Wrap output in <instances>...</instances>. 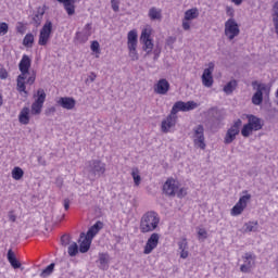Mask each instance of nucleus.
Masks as SVG:
<instances>
[{"mask_svg": "<svg viewBox=\"0 0 278 278\" xmlns=\"http://www.w3.org/2000/svg\"><path fill=\"white\" fill-rule=\"evenodd\" d=\"M131 177L135 181V186H140V181H142V178L140 177V172L138 168L132 169Z\"/></svg>", "mask_w": 278, "mask_h": 278, "instance_id": "nucleus-39", "label": "nucleus"}, {"mask_svg": "<svg viewBox=\"0 0 278 278\" xmlns=\"http://www.w3.org/2000/svg\"><path fill=\"white\" fill-rule=\"evenodd\" d=\"M106 165L101 160H91L87 163V172L89 177L94 179L96 177H103L105 175Z\"/></svg>", "mask_w": 278, "mask_h": 278, "instance_id": "nucleus-4", "label": "nucleus"}, {"mask_svg": "<svg viewBox=\"0 0 278 278\" xmlns=\"http://www.w3.org/2000/svg\"><path fill=\"white\" fill-rule=\"evenodd\" d=\"M8 29H9L8 23L5 22L0 23V36H5V34H8Z\"/></svg>", "mask_w": 278, "mask_h": 278, "instance_id": "nucleus-43", "label": "nucleus"}, {"mask_svg": "<svg viewBox=\"0 0 278 278\" xmlns=\"http://www.w3.org/2000/svg\"><path fill=\"white\" fill-rule=\"evenodd\" d=\"M242 260L244 264L240 266L241 273H251V268L255 266V260H257V256L251 252H247L243 256Z\"/></svg>", "mask_w": 278, "mask_h": 278, "instance_id": "nucleus-17", "label": "nucleus"}, {"mask_svg": "<svg viewBox=\"0 0 278 278\" xmlns=\"http://www.w3.org/2000/svg\"><path fill=\"white\" fill-rule=\"evenodd\" d=\"M212 73H214V63H210L208 68H205L202 74V84L205 88H212L214 86V76H212Z\"/></svg>", "mask_w": 278, "mask_h": 278, "instance_id": "nucleus-18", "label": "nucleus"}, {"mask_svg": "<svg viewBox=\"0 0 278 278\" xmlns=\"http://www.w3.org/2000/svg\"><path fill=\"white\" fill-rule=\"evenodd\" d=\"M110 262V256L105 253H100L99 254V264L101 270H108V264Z\"/></svg>", "mask_w": 278, "mask_h": 278, "instance_id": "nucleus-30", "label": "nucleus"}, {"mask_svg": "<svg viewBox=\"0 0 278 278\" xmlns=\"http://www.w3.org/2000/svg\"><path fill=\"white\" fill-rule=\"evenodd\" d=\"M89 79L90 81H94V79H97V74H94V72H91V74L89 75Z\"/></svg>", "mask_w": 278, "mask_h": 278, "instance_id": "nucleus-58", "label": "nucleus"}, {"mask_svg": "<svg viewBox=\"0 0 278 278\" xmlns=\"http://www.w3.org/2000/svg\"><path fill=\"white\" fill-rule=\"evenodd\" d=\"M52 31H53V23L51 21H46L45 25L42 26L39 33L38 45L40 47H47L51 38Z\"/></svg>", "mask_w": 278, "mask_h": 278, "instance_id": "nucleus-10", "label": "nucleus"}, {"mask_svg": "<svg viewBox=\"0 0 278 278\" xmlns=\"http://www.w3.org/2000/svg\"><path fill=\"white\" fill-rule=\"evenodd\" d=\"M157 244H160V233L157 232H153L143 249V253L144 255H151V253H153V251H155V249H157Z\"/></svg>", "mask_w": 278, "mask_h": 278, "instance_id": "nucleus-16", "label": "nucleus"}, {"mask_svg": "<svg viewBox=\"0 0 278 278\" xmlns=\"http://www.w3.org/2000/svg\"><path fill=\"white\" fill-rule=\"evenodd\" d=\"M55 269V263H51L48 265L41 273L40 277L46 278L50 277V275H53V270Z\"/></svg>", "mask_w": 278, "mask_h": 278, "instance_id": "nucleus-34", "label": "nucleus"}, {"mask_svg": "<svg viewBox=\"0 0 278 278\" xmlns=\"http://www.w3.org/2000/svg\"><path fill=\"white\" fill-rule=\"evenodd\" d=\"M8 77V70L0 68V79H5Z\"/></svg>", "mask_w": 278, "mask_h": 278, "instance_id": "nucleus-55", "label": "nucleus"}, {"mask_svg": "<svg viewBox=\"0 0 278 278\" xmlns=\"http://www.w3.org/2000/svg\"><path fill=\"white\" fill-rule=\"evenodd\" d=\"M7 258L9 264H11L12 268H21V262L16 260V255L14 254V251H12V249L8 251Z\"/></svg>", "mask_w": 278, "mask_h": 278, "instance_id": "nucleus-28", "label": "nucleus"}, {"mask_svg": "<svg viewBox=\"0 0 278 278\" xmlns=\"http://www.w3.org/2000/svg\"><path fill=\"white\" fill-rule=\"evenodd\" d=\"M103 227V224L101 220H98L93 226H91L87 233L85 235L87 238L92 240L97 233H99V230Z\"/></svg>", "mask_w": 278, "mask_h": 278, "instance_id": "nucleus-24", "label": "nucleus"}, {"mask_svg": "<svg viewBox=\"0 0 278 278\" xmlns=\"http://www.w3.org/2000/svg\"><path fill=\"white\" fill-rule=\"evenodd\" d=\"M176 41H177V38H175V37H168V38L166 39V45H167V47H169L170 49H173V45H175Z\"/></svg>", "mask_w": 278, "mask_h": 278, "instance_id": "nucleus-50", "label": "nucleus"}, {"mask_svg": "<svg viewBox=\"0 0 278 278\" xmlns=\"http://www.w3.org/2000/svg\"><path fill=\"white\" fill-rule=\"evenodd\" d=\"M224 33L228 40H233V38H238V36H240V25H238L236 18H228L225 22Z\"/></svg>", "mask_w": 278, "mask_h": 278, "instance_id": "nucleus-8", "label": "nucleus"}, {"mask_svg": "<svg viewBox=\"0 0 278 278\" xmlns=\"http://www.w3.org/2000/svg\"><path fill=\"white\" fill-rule=\"evenodd\" d=\"M150 21H162V9L152 7L148 12Z\"/></svg>", "mask_w": 278, "mask_h": 278, "instance_id": "nucleus-26", "label": "nucleus"}, {"mask_svg": "<svg viewBox=\"0 0 278 278\" xmlns=\"http://www.w3.org/2000/svg\"><path fill=\"white\" fill-rule=\"evenodd\" d=\"M8 216H9V220H10L11 223H16V215L14 214V211H10V212L8 213Z\"/></svg>", "mask_w": 278, "mask_h": 278, "instance_id": "nucleus-53", "label": "nucleus"}, {"mask_svg": "<svg viewBox=\"0 0 278 278\" xmlns=\"http://www.w3.org/2000/svg\"><path fill=\"white\" fill-rule=\"evenodd\" d=\"M24 47H27V49H31L34 47V34L28 33L23 39Z\"/></svg>", "mask_w": 278, "mask_h": 278, "instance_id": "nucleus-32", "label": "nucleus"}, {"mask_svg": "<svg viewBox=\"0 0 278 278\" xmlns=\"http://www.w3.org/2000/svg\"><path fill=\"white\" fill-rule=\"evenodd\" d=\"M257 222H248L244 224L245 231H257Z\"/></svg>", "mask_w": 278, "mask_h": 278, "instance_id": "nucleus-40", "label": "nucleus"}, {"mask_svg": "<svg viewBox=\"0 0 278 278\" xmlns=\"http://www.w3.org/2000/svg\"><path fill=\"white\" fill-rule=\"evenodd\" d=\"M226 14L230 18H233V16H236V11L231 7H226Z\"/></svg>", "mask_w": 278, "mask_h": 278, "instance_id": "nucleus-48", "label": "nucleus"}, {"mask_svg": "<svg viewBox=\"0 0 278 278\" xmlns=\"http://www.w3.org/2000/svg\"><path fill=\"white\" fill-rule=\"evenodd\" d=\"M35 97L37 98L35 99V101L30 106V112L33 116H38V114H41L42 112V108L45 106V101H47V92H45V89L39 88Z\"/></svg>", "mask_w": 278, "mask_h": 278, "instance_id": "nucleus-5", "label": "nucleus"}, {"mask_svg": "<svg viewBox=\"0 0 278 278\" xmlns=\"http://www.w3.org/2000/svg\"><path fill=\"white\" fill-rule=\"evenodd\" d=\"M58 104L63 108V110H75V105H77V101L71 97H62L59 99Z\"/></svg>", "mask_w": 278, "mask_h": 278, "instance_id": "nucleus-21", "label": "nucleus"}, {"mask_svg": "<svg viewBox=\"0 0 278 278\" xmlns=\"http://www.w3.org/2000/svg\"><path fill=\"white\" fill-rule=\"evenodd\" d=\"M252 88L255 90L252 96L253 105H262L264 103V93L270 92L268 86L264 83H257V80L252 81Z\"/></svg>", "mask_w": 278, "mask_h": 278, "instance_id": "nucleus-3", "label": "nucleus"}, {"mask_svg": "<svg viewBox=\"0 0 278 278\" xmlns=\"http://www.w3.org/2000/svg\"><path fill=\"white\" fill-rule=\"evenodd\" d=\"M92 36V24H86L81 31H77L75 35V42L78 45H86L88 39Z\"/></svg>", "mask_w": 278, "mask_h": 278, "instance_id": "nucleus-15", "label": "nucleus"}, {"mask_svg": "<svg viewBox=\"0 0 278 278\" xmlns=\"http://www.w3.org/2000/svg\"><path fill=\"white\" fill-rule=\"evenodd\" d=\"M253 131L254 129L250 126V124H245L241 129V135L243 136V138H249V136H251Z\"/></svg>", "mask_w": 278, "mask_h": 278, "instance_id": "nucleus-38", "label": "nucleus"}, {"mask_svg": "<svg viewBox=\"0 0 278 278\" xmlns=\"http://www.w3.org/2000/svg\"><path fill=\"white\" fill-rule=\"evenodd\" d=\"M18 68L21 74L16 78V90L20 92V94H23L27 97L29 92H27V86L25 84H28V86H34L36 84V72H29L31 68V59L29 55L24 54L22 56V60L18 63Z\"/></svg>", "mask_w": 278, "mask_h": 278, "instance_id": "nucleus-1", "label": "nucleus"}, {"mask_svg": "<svg viewBox=\"0 0 278 278\" xmlns=\"http://www.w3.org/2000/svg\"><path fill=\"white\" fill-rule=\"evenodd\" d=\"M127 47L129 51V58L132 61L138 60V31L130 30L127 36Z\"/></svg>", "mask_w": 278, "mask_h": 278, "instance_id": "nucleus-7", "label": "nucleus"}, {"mask_svg": "<svg viewBox=\"0 0 278 278\" xmlns=\"http://www.w3.org/2000/svg\"><path fill=\"white\" fill-rule=\"evenodd\" d=\"M194 18H199V9H189L185 12V21H194Z\"/></svg>", "mask_w": 278, "mask_h": 278, "instance_id": "nucleus-29", "label": "nucleus"}, {"mask_svg": "<svg viewBox=\"0 0 278 278\" xmlns=\"http://www.w3.org/2000/svg\"><path fill=\"white\" fill-rule=\"evenodd\" d=\"M45 16V8H37L36 14L33 16V23L35 27H40L42 18Z\"/></svg>", "mask_w": 278, "mask_h": 278, "instance_id": "nucleus-27", "label": "nucleus"}, {"mask_svg": "<svg viewBox=\"0 0 278 278\" xmlns=\"http://www.w3.org/2000/svg\"><path fill=\"white\" fill-rule=\"evenodd\" d=\"M242 192L245 195L240 197L239 201L231 208V216H240V214L247 210V205H249V202L251 201V194H249V191L244 190Z\"/></svg>", "mask_w": 278, "mask_h": 278, "instance_id": "nucleus-9", "label": "nucleus"}, {"mask_svg": "<svg viewBox=\"0 0 278 278\" xmlns=\"http://www.w3.org/2000/svg\"><path fill=\"white\" fill-rule=\"evenodd\" d=\"M179 191V181L175 178H168L163 185V192L166 197H177Z\"/></svg>", "mask_w": 278, "mask_h": 278, "instance_id": "nucleus-14", "label": "nucleus"}, {"mask_svg": "<svg viewBox=\"0 0 278 278\" xmlns=\"http://www.w3.org/2000/svg\"><path fill=\"white\" fill-rule=\"evenodd\" d=\"M236 88H238V80H230L227 85H225L224 92H226V94H231Z\"/></svg>", "mask_w": 278, "mask_h": 278, "instance_id": "nucleus-31", "label": "nucleus"}, {"mask_svg": "<svg viewBox=\"0 0 278 278\" xmlns=\"http://www.w3.org/2000/svg\"><path fill=\"white\" fill-rule=\"evenodd\" d=\"M70 207H71V200L65 199V200H64V208H65L66 211H68Z\"/></svg>", "mask_w": 278, "mask_h": 278, "instance_id": "nucleus-57", "label": "nucleus"}, {"mask_svg": "<svg viewBox=\"0 0 278 278\" xmlns=\"http://www.w3.org/2000/svg\"><path fill=\"white\" fill-rule=\"evenodd\" d=\"M38 163L41 164L42 166L47 164L41 156L38 157Z\"/></svg>", "mask_w": 278, "mask_h": 278, "instance_id": "nucleus-60", "label": "nucleus"}, {"mask_svg": "<svg viewBox=\"0 0 278 278\" xmlns=\"http://www.w3.org/2000/svg\"><path fill=\"white\" fill-rule=\"evenodd\" d=\"M140 42L143 45L142 49L146 51L147 55L153 53V39H151V28H144L141 31Z\"/></svg>", "mask_w": 278, "mask_h": 278, "instance_id": "nucleus-13", "label": "nucleus"}, {"mask_svg": "<svg viewBox=\"0 0 278 278\" xmlns=\"http://www.w3.org/2000/svg\"><path fill=\"white\" fill-rule=\"evenodd\" d=\"M276 99H278V89H277V91H276Z\"/></svg>", "mask_w": 278, "mask_h": 278, "instance_id": "nucleus-62", "label": "nucleus"}, {"mask_svg": "<svg viewBox=\"0 0 278 278\" xmlns=\"http://www.w3.org/2000/svg\"><path fill=\"white\" fill-rule=\"evenodd\" d=\"M189 20H186V17L182 21V29H185V31H188V29H190V22H188Z\"/></svg>", "mask_w": 278, "mask_h": 278, "instance_id": "nucleus-54", "label": "nucleus"}, {"mask_svg": "<svg viewBox=\"0 0 278 278\" xmlns=\"http://www.w3.org/2000/svg\"><path fill=\"white\" fill-rule=\"evenodd\" d=\"M67 253H68L70 257H75V255H77L79 253V245H77L76 242H73L72 244H70V247L67 249Z\"/></svg>", "mask_w": 278, "mask_h": 278, "instance_id": "nucleus-36", "label": "nucleus"}, {"mask_svg": "<svg viewBox=\"0 0 278 278\" xmlns=\"http://www.w3.org/2000/svg\"><path fill=\"white\" fill-rule=\"evenodd\" d=\"M161 53H162V48L160 46H156L153 50L154 60H159Z\"/></svg>", "mask_w": 278, "mask_h": 278, "instance_id": "nucleus-47", "label": "nucleus"}, {"mask_svg": "<svg viewBox=\"0 0 278 278\" xmlns=\"http://www.w3.org/2000/svg\"><path fill=\"white\" fill-rule=\"evenodd\" d=\"M193 143L202 151H205L207 144H205V128L203 125H198L193 128Z\"/></svg>", "mask_w": 278, "mask_h": 278, "instance_id": "nucleus-11", "label": "nucleus"}, {"mask_svg": "<svg viewBox=\"0 0 278 278\" xmlns=\"http://www.w3.org/2000/svg\"><path fill=\"white\" fill-rule=\"evenodd\" d=\"M180 257L182 260H186L188 257V251L187 250H180Z\"/></svg>", "mask_w": 278, "mask_h": 278, "instance_id": "nucleus-56", "label": "nucleus"}, {"mask_svg": "<svg viewBox=\"0 0 278 278\" xmlns=\"http://www.w3.org/2000/svg\"><path fill=\"white\" fill-rule=\"evenodd\" d=\"M99 49H100L99 41H92L91 42V51H93V53H99Z\"/></svg>", "mask_w": 278, "mask_h": 278, "instance_id": "nucleus-49", "label": "nucleus"}, {"mask_svg": "<svg viewBox=\"0 0 278 278\" xmlns=\"http://www.w3.org/2000/svg\"><path fill=\"white\" fill-rule=\"evenodd\" d=\"M273 23L275 27V33L278 34V1L274 4Z\"/></svg>", "mask_w": 278, "mask_h": 278, "instance_id": "nucleus-35", "label": "nucleus"}, {"mask_svg": "<svg viewBox=\"0 0 278 278\" xmlns=\"http://www.w3.org/2000/svg\"><path fill=\"white\" fill-rule=\"evenodd\" d=\"M178 249L179 251H186L188 249V240L186 238L178 242Z\"/></svg>", "mask_w": 278, "mask_h": 278, "instance_id": "nucleus-41", "label": "nucleus"}, {"mask_svg": "<svg viewBox=\"0 0 278 278\" xmlns=\"http://www.w3.org/2000/svg\"><path fill=\"white\" fill-rule=\"evenodd\" d=\"M54 184H55L56 188H62L64 186V178H62L60 176L56 177Z\"/></svg>", "mask_w": 278, "mask_h": 278, "instance_id": "nucleus-51", "label": "nucleus"}, {"mask_svg": "<svg viewBox=\"0 0 278 278\" xmlns=\"http://www.w3.org/2000/svg\"><path fill=\"white\" fill-rule=\"evenodd\" d=\"M248 125H250L254 131H260L263 127L262 119L255 115H248Z\"/></svg>", "mask_w": 278, "mask_h": 278, "instance_id": "nucleus-23", "label": "nucleus"}, {"mask_svg": "<svg viewBox=\"0 0 278 278\" xmlns=\"http://www.w3.org/2000/svg\"><path fill=\"white\" fill-rule=\"evenodd\" d=\"M198 238H202V240H207V230H205L204 228H200L198 230Z\"/></svg>", "mask_w": 278, "mask_h": 278, "instance_id": "nucleus-45", "label": "nucleus"}, {"mask_svg": "<svg viewBox=\"0 0 278 278\" xmlns=\"http://www.w3.org/2000/svg\"><path fill=\"white\" fill-rule=\"evenodd\" d=\"M160 226V214L148 211L141 216L139 229L141 233H151Z\"/></svg>", "mask_w": 278, "mask_h": 278, "instance_id": "nucleus-2", "label": "nucleus"}, {"mask_svg": "<svg viewBox=\"0 0 278 278\" xmlns=\"http://www.w3.org/2000/svg\"><path fill=\"white\" fill-rule=\"evenodd\" d=\"M75 2H73V0H71L70 2L63 4L64 5V10L67 12L68 16H73V14H75Z\"/></svg>", "mask_w": 278, "mask_h": 278, "instance_id": "nucleus-37", "label": "nucleus"}, {"mask_svg": "<svg viewBox=\"0 0 278 278\" xmlns=\"http://www.w3.org/2000/svg\"><path fill=\"white\" fill-rule=\"evenodd\" d=\"M121 5V0H111V8L113 12H118Z\"/></svg>", "mask_w": 278, "mask_h": 278, "instance_id": "nucleus-42", "label": "nucleus"}, {"mask_svg": "<svg viewBox=\"0 0 278 278\" xmlns=\"http://www.w3.org/2000/svg\"><path fill=\"white\" fill-rule=\"evenodd\" d=\"M72 3H75V0H72Z\"/></svg>", "mask_w": 278, "mask_h": 278, "instance_id": "nucleus-63", "label": "nucleus"}, {"mask_svg": "<svg viewBox=\"0 0 278 278\" xmlns=\"http://www.w3.org/2000/svg\"><path fill=\"white\" fill-rule=\"evenodd\" d=\"M29 108L27 106H24L21 112H20V115H18V122L22 124V125H29Z\"/></svg>", "mask_w": 278, "mask_h": 278, "instance_id": "nucleus-25", "label": "nucleus"}, {"mask_svg": "<svg viewBox=\"0 0 278 278\" xmlns=\"http://www.w3.org/2000/svg\"><path fill=\"white\" fill-rule=\"evenodd\" d=\"M177 125V115H173V113H169L165 119L161 123V131L163 134H168L173 127Z\"/></svg>", "mask_w": 278, "mask_h": 278, "instance_id": "nucleus-19", "label": "nucleus"}, {"mask_svg": "<svg viewBox=\"0 0 278 278\" xmlns=\"http://www.w3.org/2000/svg\"><path fill=\"white\" fill-rule=\"evenodd\" d=\"M235 5H242L243 0H231Z\"/></svg>", "mask_w": 278, "mask_h": 278, "instance_id": "nucleus-59", "label": "nucleus"}, {"mask_svg": "<svg viewBox=\"0 0 278 278\" xmlns=\"http://www.w3.org/2000/svg\"><path fill=\"white\" fill-rule=\"evenodd\" d=\"M61 244L63 247H68V244H71V236L68 235H64L61 237Z\"/></svg>", "mask_w": 278, "mask_h": 278, "instance_id": "nucleus-44", "label": "nucleus"}, {"mask_svg": "<svg viewBox=\"0 0 278 278\" xmlns=\"http://www.w3.org/2000/svg\"><path fill=\"white\" fill-rule=\"evenodd\" d=\"M197 108H199V104H197V102L194 101H188V102L177 101L173 105L170 114H173L174 116H177L179 112H190L192 110H197Z\"/></svg>", "mask_w": 278, "mask_h": 278, "instance_id": "nucleus-12", "label": "nucleus"}, {"mask_svg": "<svg viewBox=\"0 0 278 278\" xmlns=\"http://www.w3.org/2000/svg\"><path fill=\"white\" fill-rule=\"evenodd\" d=\"M79 251L80 253H88L90 251V244H92V239L86 236V233L81 232L79 237Z\"/></svg>", "mask_w": 278, "mask_h": 278, "instance_id": "nucleus-22", "label": "nucleus"}, {"mask_svg": "<svg viewBox=\"0 0 278 278\" xmlns=\"http://www.w3.org/2000/svg\"><path fill=\"white\" fill-rule=\"evenodd\" d=\"M3 105V94L0 93V108Z\"/></svg>", "mask_w": 278, "mask_h": 278, "instance_id": "nucleus-61", "label": "nucleus"}, {"mask_svg": "<svg viewBox=\"0 0 278 278\" xmlns=\"http://www.w3.org/2000/svg\"><path fill=\"white\" fill-rule=\"evenodd\" d=\"M186 194H188V192L186 191V188L178 187V191L176 192V195L178 197V199H184Z\"/></svg>", "mask_w": 278, "mask_h": 278, "instance_id": "nucleus-46", "label": "nucleus"}, {"mask_svg": "<svg viewBox=\"0 0 278 278\" xmlns=\"http://www.w3.org/2000/svg\"><path fill=\"white\" fill-rule=\"evenodd\" d=\"M170 90V83L166 78L160 79L154 86V92L156 94H167Z\"/></svg>", "mask_w": 278, "mask_h": 278, "instance_id": "nucleus-20", "label": "nucleus"}, {"mask_svg": "<svg viewBox=\"0 0 278 278\" xmlns=\"http://www.w3.org/2000/svg\"><path fill=\"white\" fill-rule=\"evenodd\" d=\"M17 34H25V25L23 23H18L16 26Z\"/></svg>", "mask_w": 278, "mask_h": 278, "instance_id": "nucleus-52", "label": "nucleus"}, {"mask_svg": "<svg viewBox=\"0 0 278 278\" xmlns=\"http://www.w3.org/2000/svg\"><path fill=\"white\" fill-rule=\"evenodd\" d=\"M240 129H242V119L238 118L227 129L224 137V144H231L236 140V137L240 136Z\"/></svg>", "mask_w": 278, "mask_h": 278, "instance_id": "nucleus-6", "label": "nucleus"}, {"mask_svg": "<svg viewBox=\"0 0 278 278\" xmlns=\"http://www.w3.org/2000/svg\"><path fill=\"white\" fill-rule=\"evenodd\" d=\"M11 175L15 181H21V179H23V175H25V172H23V168L21 167H14Z\"/></svg>", "mask_w": 278, "mask_h": 278, "instance_id": "nucleus-33", "label": "nucleus"}]
</instances>
